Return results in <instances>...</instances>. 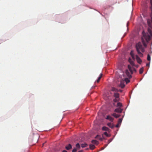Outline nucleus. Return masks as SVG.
<instances>
[{
    "label": "nucleus",
    "mask_w": 152,
    "mask_h": 152,
    "mask_svg": "<svg viewBox=\"0 0 152 152\" xmlns=\"http://www.w3.org/2000/svg\"><path fill=\"white\" fill-rule=\"evenodd\" d=\"M147 23L149 27L148 28V31L150 36L145 33L144 31L142 32L143 36L142 37V42L145 48L146 47V43H148L151 37L152 36V14L151 19H148Z\"/></svg>",
    "instance_id": "f257e3e1"
},
{
    "label": "nucleus",
    "mask_w": 152,
    "mask_h": 152,
    "mask_svg": "<svg viewBox=\"0 0 152 152\" xmlns=\"http://www.w3.org/2000/svg\"><path fill=\"white\" fill-rule=\"evenodd\" d=\"M136 48L138 53L140 57H142L143 54L141 52H144L145 51L144 48L142 46L140 42H139L136 44Z\"/></svg>",
    "instance_id": "f03ea898"
},
{
    "label": "nucleus",
    "mask_w": 152,
    "mask_h": 152,
    "mask_svg": "<svg viewBox=\"0 0 152 152\" xmlns=\"http://www.w3.org/2000/svg\"><path fill=\"white\" fill-rule=\"evenodd\" d=\"M128 67L129 70L131 74H132L134 72H136V69L133 67L131 66L130 65H128Z\"/></svg>",
    "instance_id": "7ed1b4c3"
},
{
    "label": "nucleus",
    "mask_w": 152,
    "mask_h": 152,
    "mask_svg": "<svg viewBox=\"0 0 152 152\" xmlns=\"http://www.w3.org/2000/svg\"><path fill=\"white\" fill-rule=\"evenodd\" d=\"M123 110V109H121V108H118L115 109L114 110V111L116 113H121L122 112Z\"/></svg>",
    "instance_id": "20e7f679"
},
{
    "label": "nucleus",
    "mask_w": 152,
    "mask_h": 152,
    "mask_svg": "<svg viewBox=\"0 0 152 152\" xmlns=\"http://www.w3.org/2000/svg\"><path fill=\"white\" fill-rule=\"evenodd\" d=\"M102 137L100 135H98L95 137V138L96 139L99 140L101 141H102L103 140V139L104 138L103 134L102 135Z\"/></svg>",
    "instance_id": "39448f33"
},
{
    "label": "nucleus",
    "mask_w": 152,
    "mask_h": 152,
    "mask_svg": "<svg viewBox=\"0 0 152 152\" xmlns=\"http://www.w3.org/2000/svg\"><path fill=\"white\" fill-rule=\"evenodd\" d=\"M136 58L138 63L140 64L142 62V60L137 55H136Z\"/></svg>",
    "instance_id": "423d86ee"
},
{
    "label": "nucleus",
    "mask_w": 152,
    "mask_h": 152,
    "mask_svg": "<svg viewBox=\"0 0 152 152\" xmlns=\"http://www.w3.org/2000/svg\"><path fill=\"white\" fill-rule=\"evenodd\" d=\"M126 73L127 75V76L129 78H131L132 77V76L129 72V71L128 70H126Z\"/></svg>",
    "instance_id": "0eeeda50"
},
{
    "label": "nucleus",
    "mask_w": 152,
    "mask_h": 152,
    "mask_svg": "<svg viewBox=\"0 0 152 152\" xmlns=\"http://www.w3.org/2000/svg\"><path fill=\"white\" fill-rule=\"evenodd\" d=\"M102 130H103L107 131L109 132H110V129L106 126H103L102 128Z\"/></svg>",
    "instance_id": "6e6552de"
},
{
    "label": "nucleus",
    "mask_w": 152,
    "mask_h": 152,
    "mask_svg": "<svg viewBox=\"0 0 152 152\" xmlns=\"http://www.w3.org/2000/svg\"><path fill=\"white\" fill-rule=\"evenodd\" d=\"M72 146L70 144H69L65 147V148L67 150H69L72 148Z\"/></svg>",
    "instance_id": "1a4fd4ad"
},
{
    "label": "nucleus",
    "mask_w": 152,
    "mask_h": 152,
    "mask_svg": "<svg viewBox=\"0 0 152 152\" xmlns=\"http://www.w3.org/2000/svg\"><path fill=\"white\" fill-rule=\"evenodd\" d=\"M107 125L108 126L111 128H113L114 127V125L111 123H107Z\"/></svg>",
    "instance_id": "9d476101"
},
{
    "label": "nucleus",
    "mask_w": 152,
    "mask_h": 152,
    "mask_svg": "<svg viewBox=\"0 0 152 152\" xmlns=\"http://www.w3.org/2000/svg\"><path fill=\"white\" fill-rule=\"evenodd\" d=\"M116 106L117 107H118V108H121L122 107V104L121 103L118 102Z\"/></svg>",
    "instance_id": "9b49d317"
},
{
    "label": "nucleus",
    "mask_w": 152,
    "mask_h": 152,
    "mask_svg": "<svg viewBox=\"0 0 152 152\" xmlns=\"http://www.w3.org/2000/svg\"><path fill=\"white\" fill-rule=\"evenodd\" d=\"M112 115L114 117L116 118H117L120 117V115L117 114L115 113H113L112 114Z\"/></svg>",
    "instance_id": "f8f14e48"
},
{
    "label": "nucleus",
    "mask_w": 152,
    "mask_h": 152,
    "mask_svg": "<svg viewBox=\"0 0 152 152\" xmlns=\"http://www.w3.org/2000/svg\"><path fill=\"white\" fill-rule=\"evenodd\" d=\"M124 81H121V82L120 86L121 88H123L125 86V85L124 84Z\"/></svg>",
    "instance_id": "ddd939ff"
},
{
    "label": "nucleus",
    "mask_w": 152,
    "mask_h": 152,
    "mask_svg": "<svg viewBox=\"0 0 152 152\" xmlns=\"http://www.w3.org/2000/svg\"><path fill=\"white\" fill-rule=\"evenodd\" d=\"M80 146L82 148H85L87 147L88 146V145L87 143H85L81 144Z\"/></svg>",
    "instance_id": "4468645a"
},
{
    "label": "nucleus",
    "mask_w": 152,
    "mask_h": 152,
    "mask_svg": "<svg viewBox=\"0 0 152 152\" xmlns=\"http://www.w3.org/2000/svg\"><path fill=\"white\" fill-rule=\"evenodd\" d=\"M91 142L93 144L98 145L99 144L98 142L96 140H93L91 141Z\"/></svg>",
    "instance_id": "2eb2a0df"
},
{
    "label": "nucleus",
    "mask_w": 152,
    "mask_h": 152,
    "mask_svg": "<svg viewBox=\"0 0 152 152\" xmlns=\"http://www.w3.org/2000/svg\"><path fill=\"white\" fill-rule=\"evenodd\" d=\"M76 148L77 150H79L81 146L79 143H78L76 145Z\"/></svg>",
    "instance_id": "dca6fc26"
},
{
    "label": "nucleus",
    "mask_w": 152,
    "mask_h": 152,
    "mask_svg": "<svg viewBox=\"0 0 152 152\" xmlns=\"http://www.w3.org/2000/svg\"><path fill=\"white\" fill-rule=\"evenodd\" d=\"M89 146L90 149L91 150H93L95 148L94 145L92 144H90Z\"/></svg>",
    "instance_id": "f3484780"
},
{
    "label": "nucleus",
    "mask_w": 152,
    "mask_h": 152,
    "mask_svg": "<svg viewBox=\"0 0 152 152\" xmlns=\"http://www.w3.org/2000/svg\"><path fill=\"white\" fill-rule=\"evenodd\" d=\"M114 96L116 98H119V94L118 93H115Z\"/></svg>",
    "instance_id": "a211bd4d"
},
{
    "label": "nucleus",
    "mask_w": 152,
    "mask_h": 152,
    "mask_svg": "<svg viewBox=\"0 0 152 152\" xmlns=\"http://www.w3.org/2000/svg\"><path fill=\"white\" fill-rule=\"evenodd\" d=\"M112 91H115V92H118L119 91L118 89L116 88H112Z\"/></svg>",
    "instance_id": "6ab92c4d"
},
{
    "label": "nucleus",
    "mask_w": 152,
    "mask_h": 152,
    "mask_svg": "<svg viewBox=\"0 0 152 152\" xmlns=\"http://www.w3.org/2000/svg\"><path fill=\"white\" fill-rule=\"evenodd\" d=\"M143 72V68H141L139 70V73L140 74H142Z\"/></svg>",
    "instance_id": "aec40b11"
},
{
    "label": "nucleus",
    "mask_w": 152,
    "mask_h": 152,
    "mask_svg": "<svg viewBox=\"0 0 152 152\" xmlns=\"http://www.w3.org/2000/svg\"><path fill=\"white\" fill-rule=\"evenodd\" d=\"M104 134L105 135L106 137H110V135L108 134L107 132H104Z\"/></svg>",
    "instance_id": "412c9836"
},
{
    "label": "nucleus",
    "mask_w": 152,
    "mask_h": 152,
    "mask_svg": "<svg viewBox=\"0 0 152 152\" xmlns=\"http://www.w3.org/2000/svg\"><path fill=\"white\" fill-rule=\"evenodd\" d=\"M119 98H116L114 99L113 101L114 102H118L119 101Z\"/></svg>",
    "instance_id": "4be33fe9"
},
{
    "label": "nucleus",
    "mask_w": 152,
    "mask_h": 152,
    "mask_svg": "<svg viewBox=\"0 0 152 152\" xmlns=\"http://www.w3.org/2000/svg\"><path fill=\"white\" fill-rule=\"evenodd\" d=\"M125 82H126V84H127L130 82L129 80L127 78H125Z\"/></svg>",
    "instance_id": "5701e85b"
},
{
    "label": "nucleus",
    "mask_w": 152,
    "mask_h": 152,
    "mask_svg": "<svg viewBox=\"0 0 152 152\" xmlns=\"http://www.w3.org/2000/svg\"><path fill=\"white\" fill-rule=\"evenodd\" d=\"M122 120V118H119L118 120V124H120L121 123Z\"/></svg>",
    "instance_id": "b1692460"
},
{
    "label": "nucleus",
    "mask_w": 152,
    "mask_h": 152,
    "mask_svg": "<svg viewBox=\"0 0 152 152\" xmlns=\"http://www.w3.org/2000/svg\"><path fill=\"white\" fill-rule=\"evenodd\" d=\"M147 59L149 61H150L151 60V57L149 54H148L147 55Z\"/></svg>",
    "instance_id": "393cba45"
},
{
    "label": "nucleus",
    "mask_w": 152,
    "mask_h": 152,
    "mask_svg": "<svg viewBox=\"0 0 152 152\" xmlns=\"http://www.w3.org/2000/svg\"><path fill=\"white\" fill-rule=\"evenodd\" d=\"M102 73H101L100 75V76L98 78V79L100 80L101 79V78L102 77Z\"/></svg>",
    "instance_id": "a878e982"
},
{
    "label": "nucleus",
    "mask_w": 152,
    "mask_h": 152,
    "mask_svg": "<svg viewBox=\"0 0 152 152\" xmlns=\"http://www.w3.org/2000/svg\"><path fill=\"white\" fill-rule=\"evenodd\" d=\"M129 61L132 65L133 66L134 65V63L133 61H131L130 60H129Z\"/></svg>",
    "instance_id": "bb28decb"
},
{
    "label": "nucleus",
    "mask_w": 152,
    "mask_h": 152,
    "mask_svg": "<svg viewBox=\"0 0 152 152\" xmlns=\"http://www.w3.org/2000/svg\"><path fill=\"white\" fill-rule=\"evenodd\" d=\"M130 54H131V56L132 57V58L133 59H134V55L132 53V51L130 53Z\"/></svg>",
    "instance_id": "cd10ccee"
},
{
    "label": "nucleus",
    "mask_w": 152,
    "mask_h": 152,
    "mask_svg": "<svg viewBox=\"0 0 152 152\" xmlns=\"http://www.w3.org/2000/svg\"><path fill=\"white\" fill-rule=\"evenodd\" d=\"M109 120H110V121L112 122L113 121L114 118L110 116V118Z\"/></svg>",
    "instance_id": "c85d7f7f"
},
{
    "label": "nucleus",
    "mask_w": 152,
    "mask_h": 152,
    "mask_svg": "<svg viewBox=\"0 0 152 152\" xmlns=\"http://www.w3.org/2000/svg\"><path fill=\"white\" fill-rule=\"evenodd\" d=\"M150 3L151 5V9L152 10V0H150Z\"/></svg>",
    "instance_id": "c756f323"
},
{
    "label": "nucleus",
    "mask_w": 152,
    "mask_h": 152,
    "mask_svg": "<svg viewBox=\"0 0 152 152\" xmlns=\"http://www.w3.org/2000/svg\"><path fill=\"white\" fill-rule=\"evenodd\" d=\"M77 150L76 149V148H75L73 149L72 151V152H76L77 151Z\"/></svg>",
    "instance_id": "7c9ffc66"
},
{
    "label": "nucleus",
    "mask_w": 152,
    "mask_h": 152,
    "mask_svg": "<svg viewBox=\"0 0 152 152\" xmlns=\"http://www.w3.org/2000/svg\"><path fill=\"white\" fill-rule=\"evenodd\" d=\"M110 118V116L109 115H107V117L106 118L107 119H109Z\"/></svg>",
    "instance_id": "2f4dec72"
},
{
    "label": "nucleus",
    "mask_w": 152,
    "mask_h": 152,
    "mask_svg": "<svg viewBox=\"0 0 152 152\" xmlns=\"http://www.w3.org/2000/svg\"><path fill=\"white\" fill-rule=\"evenodd\" d=\"M112 139H109L108 141L109 142V143H110L111 142V141H112Z\"/></svg>",
    "instance_id": "473e14b6"
},
{
    "label": "nucleus",
    "mask_w": 152,
    "mask_h": 152,
    "mask_svg": "<svg viewBox=\"0 0 152 152\" xmlns=\"http://www.w3.org/2000/svg\"><path fill=\"white\" fill-rule=\"evenodd\" d=\"M99 80H98V79L96 80V81H95V83L97 82V83H99Z\"/></svg>",
    "instance_id": "72a5a7b5"
},
{
    "label": "nucleus",
    "mask_w": 152,
    "mask_h": 152,
    "mask_svg": "<svg viewBox=\"0 0 152 152\" xmlns=\"http://www.w3.org/2000/svg\"><path fill=\"white\" fill-rule=\"evenodd\" d=\"M119 124H117V125L115 126V127H119Z\"/></svg>",
    "instance_id": "f704fd0d"
},
{
    "label": "nucleus",
    "mask_w": 152,
    "mask_h": 152,
    "mask_svg": "<svg viewBox=\"0 0 152 152\" xmlns=\"http://www.w3.org/2000/svg\"><path fill=\"white\" fill-rule=\"evenodd\" d=\"M149 65H150L149 63L146 64V66H149Z\"/></svg>",
    "instance_id": "c9c22d12"
},
{
    "label": "nucleus",
    "mask_w": 152,
    "mask_h": 152,
    "mask_svg": "<svg viewBox=\"0 0 152 152\" xmlns=\"http://www.w3.org/2000/svg\"><path fill=\"white\" fill-rule=\"evenodd\" d=\"M83 151V150H80L78 151V152H82Z\"/></svg>",
    "instance_id": "e433bc0d"
},
{
    "label": "nucleus",
    "mask_w": 152,
    "mask_h": 152,
    "mask_svg": "<svg viewBox=\"0 0 152 152\" xmlns=\"http://www.w3.org/2000/svg\"><path fill=\"white\" fill-rule=\"evenodd\" d=\"M119 91L121 92H122V90H119Z\"/></svg>",
    "instance_id": "4c0bfd02"
},
{
    "label": "nucleus",
    "mask_w": 152,
    "mask_h": 152,
    "mask_svg": "<svg viewBox=\"0 0 152 152\" xmlns=\"http://www.w3.org/2000/svg\"><path fill=\"white\" fill-rule=\"evenodd\" d=\"M88 148H87L86 149V150H88Z\"/></svg>",
    "instance_id": "58836bf2"
}]
</instances>
